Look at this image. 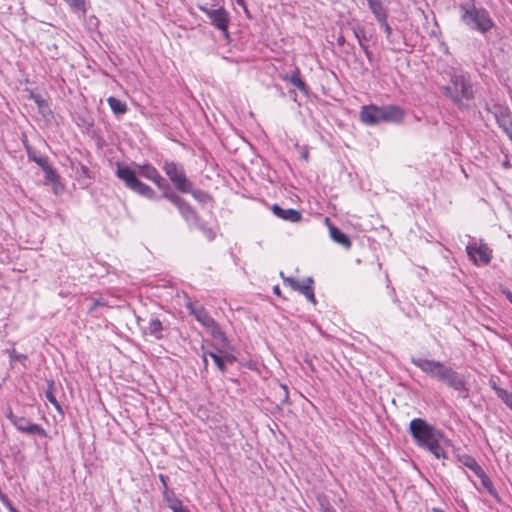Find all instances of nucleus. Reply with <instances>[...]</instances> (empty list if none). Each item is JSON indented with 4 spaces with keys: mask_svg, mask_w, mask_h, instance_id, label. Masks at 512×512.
Segmentation results:
<instances>
[{
    "mask_svg": "<svg viewBox=\"0 0 512 512\" xmlns=\"http://www.w3.org/2000/svg\"><path fill=\"white\" fill-rule=\"evenodd\" d=\"M116 168V176L123 181L126 188L147 199L155 200L157 198V194L149 185L142 182L138 176L152 181L158 189L162 191V197H164V194L172 190L167 180L163 178L159 171L149 163L137 165L138 171H135L128 165L119 162L117 163Z\"/></svg>",
    "mask_w": 512,
    "mask_h": 512,
    "instance_id": "nucleus-1",
    "label": "nucleus"
},
{
    "mask_svg": "<svg viewBox=\"0 0 512 512\" xmlns=\"http://www.w3.org/2000/svg\"><path fill=\"white\" fill-rule=\"evenodd\" d=\"M409 431L419 447L428 450L437 459L447 458L442 447L444 436L440 430L421 418H415L410 422Z\"/></svg>",
    "mask_w": 512,
    "mask_h": 512,
    "instance_id": "nucleus-2",
    "label": "nucleus"
},
{
    "mask_svg": "<svg viewBox=\"0 0 512 512\" xmlns=\"http://www.w3.org/2000/svg\"><path fill=\"white\" fill-rule=\"evenodd\" d=\"M460 20L469 29L486 34L494 27V21L489 12L483 7H476L473 0L467 3H461Z\"/></svg>",
    "mask_w": 512,
    "mask_h": 512,
    "instance_id": "nucleus-3",
    "label": "nucleus"
},
{
    "mask_svg": "<svg viewBox=\"0 0 512 512\" xmlns=\"http://www.w3.org/2000/svg\"><path fill=\"white\" fill-rule=\"evenodd\" d=\"M451 85L442 87L444 95L449 98L459 109L465 106L464 101L474 99V90L471 79L466 74H451Z\"/></svg>",
    "mask_w": 512,
    "mask_h": 512,
    "instance_id": "nucleus-4",
    "label": "nucleus"
},
{
    "mask_svg": "<svg viewBox=\"0 0 512 512\" xmlns=\"http://www.w3.org/2000/svg\"><path fill=\"white\" fill-rule=\"evenodd\" d=\"M413 363L422 371L431 374L438 381H447L450 384H457V373L452 368L445 366L439 361L429 360L426 358L413 359ZM458 384H461L460 382Z\"/></svg>",
    "mask_w": 512,
    "mask_h": 512,
    "instance_id": "nucleus-5",
    "label": "nucleus"
},
{
    "mask_svg": "<svg viewBox=\"0 0 512 512\" xmlns=\"http://www.w3.org/2000/svg\"><path fill=\"white\" fill-rule=\"evenodd\" d=\"M162 170L168 176L176 191L180 193L190 191L192 181L187 177L184 166L181 163L165 160Z\"/></svg>",
    "mask_w": 512,
    "mask_h": 512,
    "instance_id": "nucleus-6",
    "label": "nucleus"
},
{
    "mask_svg": "<svg viewBox=\"0 0 512 512\" xmlns=\"http://www.w3.org/2000/svg\"><path fill=\"white\" fill-rule=\"evenodd\" d=\"M485 110L493 114L499 127L512 141V117L509 107L498 103L490 106L486 103Z\"/></svg>",
    "mask_w": 512,
    "mask_h": 512,
    "instance_id": "nucleus-7",
    "label": "nucleus"
},
{
    "mask_svg": "<svg viewBox=\"0 0 512 512\" xmlns=\"http://www.w3.org/2000/svg\"><path fill=\"white\" fill-rule=\"evenodd\" d=\"M165 199L171 202L174 206L177 207L181 216L187 222L199 223L200 218L195 211V209L182 197H180L175 191L171 190L170 192L164 194Z\"/></svg>",
    "mask_w": 512,
    "mask_h": 512,
    "instance_id": "nucleus-8",
    "label": "nucleus"
},
{
    "mask_svg": "<svg viewBox=\"0 0 512 512\" xmlns=\"http://www.w3.org/2000/svg\"><path fill=\"white\" fill-rule=\"evenodd\" d=\"M200 10L207 15L211 24L220 30L225 38H229L228 26L230 23V16L227 10L223 7L217 9H209L200 6Z\"/></svg>",
    "mask_w": 512,
    "mask_h": 512,
    "instance_id": "nucleus-9",
    "label": "nucleus"
},
{
    "mask_svg": "<svg viewBox=\"0 0 512 512\" xmlns=\"http://www.w3.org/2000/svg\"><path fill=\"white\" fill-rule=\"evenodd\" d=\"M186 308L189 313L193 315L196 320L201 323L205 328L211 331L212 334L220 332V327L216 321L209 315L207 310L202 305H197L192 301L186 303Z\"/></svg>",
    "mask_w": 512,
    "mask_h": 512,
    "instance_id": "nucleus-10",
    "label": "nucleus"
},
{
    "mask_svg": "<svg viewBox=\"0 0 512 512\" xmlns=\"http://www.w3.org/2000/svg\"><path fill=\"white\" fill-rule=\"evenodd\" d=\"M6 417L11 421L15 428L28 435H39L41 437L46 436V431L38 424L32 423L29 419L16 416L11 410L6 414Z\"/></svg>",
    "mask_w": 512,
    "mask_h": 512,
    "instance_id": "nucleus-11",
    "label": "nucleus"
},
{
    "mask_svg": "<svg viewBox=\"0 0 512 512\" xmlns=\"http://www.w3.org/2000/svg\"><path fill=\"white\" fill-rule=\"evenodd\" d=\"M466 251L474 263H477V256L479 257V261L484 265L489 264L492 259V250L482 241L479 244L476 242L468 244Z\"/></svg>",
    "mask_w": 512,
    "mask_h": 512,
    "instance_id": "nucleus-12",
    "label": "nucleus"
},
{
    "mask_svg": "<svg viewBox=\"0 0 512 512\" xmlns=\"http://www.w3.org/2000/svg\"><path fill=\"white\" fill-rule=\"evenodd\" d=\"M360 119L367 125H376L381 123V106L374 104L363 106L360 111Z\"/></svg>",
    "mask_w": 512,
    "mask_h": 512,
    "instance_id": "nucleus-13",
    "label": "nucleus"
},
{
    "mask_svg": "<svg viewBox=\"0 0 512 512\" xmlns=\"http://www.w3.org/2000/svg\"><path fill=\"white\" fill-rule=\"evenodd\" d=\"M382 122L400 123L403 121L405 111L398 105H383L381 106Z\"/></svg>",
    "mask_w": 512,
    "mask_h": 512,
    "instance_id": "nucleus-14",
    "label": "nucleus"
},
{
    "mask_svg": "<svg viewBox=\"0 0 512 512\" xmlns=\"http://www.w3.org/2000/svg\"><path fill=\"white\" fill-rule=\"evenodd\" d=\"M208 356L213 360L216 367L222 372L225 370V366L227 364H233L235 361V357L232 354L223 353L220 350L217 352L210 351V352L203 353V360H204L205 365H207V362H208L207 357Z\"/></svg>",
    "mask_w": 512,
    "mask_h": 512,
    "instance_id": "nucleus-15",
    "label": "nucleus"
},
{
    "mask_svg": "<svg viewBox=\"0 0 512 512\" xmlns=\"http://www.w3.org/2000/svg\"><path fill=\"white\" fill-rule=\"evenodd\" d=\"M325 221L328 224L331 239L339 245L343 246L345 249H350L352 246L350 238L339 228L334 226L328 217L325 218Z\"/></svg>",
    "mask_w": 512,
    "mask_h": 512,
    "instance_id": "nucleus-16",
    "label": "nucleus"
},
{
    "mask_svg": "<svg viewBox=\"0 0 512 512\" xmlns=\"http://www.w3.org/2000/svg\"><path fill=\"white\" fill-rule=\"evenodd\" d=\"M272 211L277 217L292 223L300 222L302 219L301 212L293 208L284 209L278 204H274Z\"/></svg>",
    "mask_w": 512,
    "mask_h": 512,
    "instance_id": "nucleus-17",
    "label": "nucleus"
},
{
    "mask_svg": "<svg viewBox=\"0 0 512 512\" xmlns=\"http://www.w3.org/2000/svg\"><path fill=\"white\" fill-rule=\"evenodd\" d=\"M314 280L312 277L305 278L302 282L299 284V288L296 289V291L303 294L306 299L311 302L312 304H316V298L314 294V288H313Z\"/></svg>",
    "mask_w": 512,
    "mask_h": 512,
    "instance_id": "nucleus-18",
    "label": "nucleus"
},
{
    "mask_svg": "<svg viewBox=\"0 0 512 512\" xmlns=\"http://www.w3.org/2000/svg\"><path fill=\"white\" fill-rule=\"evenodd\" d=\"M163 324L159 318L152 316L148 322L146 333L153 336L156 340L163 339Z\"/></svg>",
    "mask_w": 512,
    "mask_h": 512,
    "instance_id": "nucleus-19",
    "label": "nucleus"
},
{
    "mask_svg": "<svg viewBox=\"0 0 512 512\" xmlns=\"http://www.w3.org/2000/svg\"><path fill=\"white\" fill-rule=\"evenodd\" d=\"M284 80H288L293 86L298 88L301 92L307 93L308 88L306 83L301 79V73L299 68H295V70L291 73L290 76H285Z\"/></svg>",
    "mask_w": 512,
    "mask_h": 512,
    "instance_id": "nucleus-20",
    "label": "nucleus"
},
{
    "mask_svg": "<svg viewBox=\"0 0 512 512\" xmlns=\"http://www.w3.org/2000/svg\"><path fill=\"white\" fill-rule=\"evenodd\" d=\"M367 2L377 21L384 20V17H388L387 10L381 0H367Z\"/></svg>",
    "mask_w": 512,
    "mask_h": 512,
    "instance_id": "nucleus-21",
    "label": "nucleus"
},
{
    "mask_svg": "<svg viewBox=\"0 0 512 512\" xmlns=\"http://www.w3.org/2000/svg\"><path fill=\"white\" fill-rule=\"evenodd\" d=\"M107 102H108V105L111 108L112 112L115 115L118 116V115L125 114L127 112V109H128L127 104L125 102H123L122 100H120L116 97L110 96L107 99Z\"/></svg>",
    "mask_w": 512,
    "mask_h": 512,
    "instance_id": "nucleus-22",
    "label": "nucleus"
},
{
    "mask_svg": "<svg viewBox=\"0 0 512 512\" xmlns=\"http://www.w3.org/2000/svg\"><path fill=\"white\" fill-rule=\"evenodd\" d=\"M26 152H27L29 160L35 162L40 168L44 167L49 162V160L46 156L41 155L32 146H27Z\"/></svg>",
    "mask_w": 512,
    "mask_h": 512,
    "instance_id": "nucleus-23",
    "label": "nucleus"
},
{
    "mask_svg": "<svg viewBox=\"0 0 512 512\" xmlns=\"http://www.w3.org/2000/svg\"><path fill=\"white\" fill-rule=\"evenodd\" d=\"M458 461L465 467L469 468L475 474L479 472L482 467L477 463L475 458L468 454L458 455Z\"/></svg>",
    "mask_w": 512,
    "mask_h": 512,
    "instance_id": "nucleus-24",
    "label": "nucleus"
},
{
    "mask_svg": "<svg viewBox=\"0 0 512 512\" xmlns=\"http://www.w3.org/2000/svg\"><path fill=\"white\" fill-rule=\"evenodd\" d=\"M185 193L191 194L196 201L202 204H206L212 200V197L206 191L194 189L193 182H191L190 191H186Z\"/></svg>",
    "mask_w": 512,
    "mask_h": 512,
    "instance_id": "nucleus-25",
    "label": "nucleus"
},
{
    "mask_svg": "<svg viewBox=\"0 0 512 512\" xmlns=\"http://www.w3.org/2000/svg\"><path fill=\"white\" fill-rule=\"evenodd\" d=\"M167 503V506L173 511V512H190V510L187 507H184L181 500L178 499L175 494H172L164 499Z\"/></svg>",
    "mask_w": 512,
    "mask_h": 512,
    "instance_id": "nucleus-26",
    "label": "nucleus"
},
{
    "mask_svg": "<svg viewBox=\"0 0 512 512\" xmlns=\"http://www.w3.org/2000/svg\"><path fill=\"white\" fill-rule=\"evenodd\" d=\"M352 32H353L355 38L357 39L360 47L367 45V42L370 40V37L367 36L366 30L362 25H360V24L354 25L352 27Z\"/></svg>",
    "mask_w": 512,
    "mask_h": 512,
    "instance_id": "nucleus-27",
    "label": "nucleus"
},
{
    "mask_svg": "<svg viewBox=\"0 0 512 512\" xmlns=\"http://www.w3.org/2000/svg\"><path fill=\"white\" fill-rule=\"evenodd\" d=\"M45 173L46 183H51L56 185L59 182V175L57 171L50 165L48 162L44 167L41 168Z\"/></svg>",
    "mask_w": 512,
    "mask_h": 512,
    "instance_id": "nucleus-28",
    "label": "nucleus"
},
{
    "mask_svg": "<svg viewBox=\"0 0 512 512\" xmlns=\"http://www.w3.org/2000/svg\"><path fill=\"white\" fill-rule=\"evenodd\" d=\"M497 396L512 410V393L501 386H492Z\"/></svg>",
    "mask_w": 512,
    "mask_h": 512,
    "instance_id": "nucleus-29",
    "label": "nucleus"
},
{
    "mask_svg": "<svg viewBox=\"0 0 512 512\" xmlns=\"http://www.w3.org/2000/svg\"><path fill=\"white\" fill-rule=\"evenodd\" d=\"M476 475L480 478L481 484L487 490V492L490 495L495 496L497 494L496 490L493 486L491 479L487 476L485 471L481 469L479 472L476 473Z\"/></svg>",
    "mask_w": 512,
    "mask_h": 512,
    "instance_id": "nucleus-30",
    "label": "nucleus"
},
{
    "mask_svg": "<svg viewBox=\"0 0 512 512\" xmlns=\"http://www.w3.org/2000/svg\"><path fill=\"white\" fill-rule=\"evenodd\" d=\"M62 386H48V389L45 391L46 399L54 405V407L62 413V408L59 401L56 398L57 388Z\"/></svg>",
    "mask_w": 512,
    "mask_h": 512,
    "instance_id": "nucleus-31",
    "label": "nucleus"
},
{
    "mask_svg": "<svg viewBox=\"0 0 512 512\" xmlns=\"http://www.w3.org/2000/svg\"><path fill=\"white\" fill-rule=\"evenodd\" d=\"M66 4L69 6L70 10L73 12H81L83 14L86 13L85 0H64Z\"/></svg>",
    "mask_w": 512,
    "mask_h": 512,
    "instance_id": "nucleus-32",
    "label": "nucleus"
},
{
    "mask_svg": "<svg viewBox=\"0 0 512 512\" xmlns=\"http://www.w3.org/2000/svg\"><path fill=\"white\" fill-rule=\"evenodd\" d=\"M280 276H281V278L283 280L284 285H287V286L291 287L295 291H296L297 288H299L300 282L298 280H296L295 278H293V277H286V276H284L283 272L280 273Z\"/></svg>",
    "mask_w": 512,
    "mask_h": 512,
    "instance_id": "nucleus-33",
    "label": "nucleus"
},
{
    "mask_svg": "<svg viewBox=\"0 0 512 512\" xmlns=\"http://www.w3.org/2000/svg\"><path fill=\"white\" fill-rule=\"evenodd\" d=\"M198 225V228L202 231L203 235L209 240L212 241L215 239V232L212 228L206 227L204 224L196 223Z\"/></svg>",
    "mask_w": 512,
    "mask_h": 512,
    "instance_id": "nucleus-34",
    "label": "nucleus"
},
{
    "mask_svg": "<svg viewBox=\"0 0 512 512\" xmlns=\"http://www.w3.org/2000/svg\"><path fill=\"white\" fill-rule=\"evenodd\" d=\"M159 480L161 481V484L163 486V497L164 499L167 498L168 496L174 494L172 491L169 490V487H168V483H167V480H168V477L164 474H159Z\"/></svg>",
    "mask_w": 512,
    "mask_h": 512,
    "instance_id": "nucleus-35",
    "label": "nucleus"
},
{
    "mask_svg": "<svg viewBox=\"0 0 512 512\" xmlns=\"http://www.w3.org/2000/svg\"><path fill=\"white\" fill-rule=\"evenodd\" d=\"M0 501L2 502V504L9 510V512H19L12 504V502L10 501V499L8 498V496L6 494H4L1 490H0Z\"/></svg>",
    "mask_w": 512,
    "mask_h": 512,
    "instance_id": "nucleus-36",
    "label": "nucleus"
},
{
    "mask_svg": "<svg viewBox=\"0 0 512 512\" xmlns=\"http://www.w3.org/2000/svg\"><path fill=\"white\" fill-rule=\"evenodd\" d=\"M387 18L388 17H384V20H378V23L380 24L381 27L384 28L386 37L389 39L392 34V29L387 21Z\"/></svg>",
    "mask_w": 512,
    "mask_h": 512,
    "instance_id": "nucleus-37",
    "label": "nucleus"
},
{
    "mask_svg": "<svg viewBox=\"0 0 512 512\" xmlns=\"http://www.w3.org/2000/svg\"><path fill=\"white\" fill-rule=\"evenodd\" d=\"M8 353H9L11 362L18 361L21 359H26L25 355L17 353L15 349L9 350Z\"/></svg>",
    "mask_w": 512,
    "mask_h": 512,
    "instance_id": "nucleus-38",
    "label": "nucleus"
},
{
    "mask_svg": "<svg viewBox=\"0 0 512 512\" xmlns=\"http://www.w3.org/2000/svg\"><path fill=\"white\" fill-rule=\"evenodd\" d=\"M320 505H321V512H337L334 509V507L327 500L321 501Z\"/></svg>",
    "mask_w": 512,
    "mask_h": 512,
    "instance_id": "nucleus-39",
    "label": "nucleus"
},
{
    "mask_svg": "<svg viewBox=\"0 0 512 512\" xmlns=\"http://www.w3.org/2000/svg\"><path fill=\"white\" fill-rule=\"evenodd\" d=\"M105 305H106V302L104 301V299H93V304L90 307L89 312L94 311L99 306H105Z\"/></svg>",
    "mask_w": 512,
    "mask_h": 512,
    "instance_id": "nucleus-40",
    "label": "nucleus"
},
{
    "mask_svg": "<svg viewBox=\"0 0 512 512\" xmlns=\"http://www.w3.org/2000/svg\"><path fill=\"white\" fill-rule=\"evenodd\" d=\"M361 49L363 50V52L366 55L367 59L369 61H371V59H372V51L369 49L368 45L362 46Z\"/></svg>",
    "mask_w": 512,
    "mask_h": 512,
    "instance_id": "nucleus-41",
    "label": "nucleus"
},
{
    "mask_svg": "<svg viewBox=\"0 0 512 512\" xmlns=\"http://www.w3.org/2000/svg\"><path fill=\"white\" fill-rule=\"evenodd\" d=\"M345 42V37L342 34L337 37V44L339 46H343Z\"/></svg>",
    "mask_w": 512,
    "mask_h": 512,
    "instance_id": "nucleus-42",
    "label": "nucleus"
},
{
    "mask_svg": "<svg viewBox=\"0 0 512 512\" xmlns=\"http://www.w3.org/2000/svg\"><path fill=\"white\" fill-rule=\"evenodd\" d=\"M279 387H280L281 393L284 395L285 398H287L288 397V386L283 385V386H279Z\"/></svg>",
    "mask_w": 512,
    "mask_h": 512,
    "instance_id": "nucleus-43",
    "label": "nucleus"
},
{
    "mask_svg": "<svg viewBox=\"0 0 512 512\" xmlns=\"http://www.w3.org/2000/svg\"><path fill=\"white\" fill-rule=\"evenodd\" d=\"M235 2H236L239 6L243 7L245 11H247V7H246V2H245V0H235Z\"/></svg>",
    "mask_w": 512,
    "mask_h": 512,
    "instance_id": "nucleus-44",
    "label": "nucleus"
},
{
    "mask_svg": "<svg viewBox=\"0 0 512 512\" xmlns=\"http://www.w3.org/2000/svg\"><path fill=\"white\" fill-rule=\"evenodd\" d=\"M33 99L35 100V102L40 106L44 100L42 99L41 96L37 95V96H33Z\"/></svg>",
    "mask_w": 512,
    "mask_h": 512,
    "instance_id": "nucleus-45",
    "label": "nucleus"
},
{
    "mask_svg": "<svg viewBox=\"0 0 512 512\" xmlns=\"http://www.w3.org/2000/svg\"><path fill=\"white\" fill-rule=\"evenodd\" d=\"M273 292L275 295L277 296H281V290H280V287L278 285H276L274 288H273Z\"/></svg>",
    "mask_w": 512,
    "mask_h": 512,
    "instance_id": "nucleus-46",
    "label": "nucleus"
},
{
    "mask_svg": "<svg viewBox=\"0 0 512 512\" xmlns=\"http://www.w3.org/2000/svg\"><path fill=\"white\" fill-rule=\"evenodd\" d=\"M23 142V145H24V148L26 149L27 146H31L26 138V136H24V139L22 140Z\"/></svg>",
    "mask_w": 512,
    "mask_h": 512,
    "instance_id": "nucleus-47",
    "label": "nucleus"
},
{
    "mask_svg": "<svg viewBox=\"0 0 512 512\" xmlns=\"http://www.w3.org/2000/svg\"><path fill=\"white\" fill-rule=\"evenodd\" d=\"M503 166H504L505 168H510V167H511V165H510L509 160H507V159H506V160L503 162Z\"/></svg>",
    "mask_w": 512,
    "mask_h": 512,
    "instance_id": "nucleus-48",
    "label": "nucleus"
},
{
    "mask_svg": "<svg viewBox=\"0 0 512 512\" xmlns=\"http://www.w3.org/2000/svg\"><path fill=\"white\" fill-rule=\"evenodd\" d=\"M432 511H433V512H444V510H443L442 508H436V507H434V508L432 509Z\"/></svg>",
    "mask_w": 512,
    "mask_h": 512,
    "instance_id": "nucleus-49",
    "label": "nucleus"
},
{
    "mask_svg": "<svg viewBox=\"0 0 512 512\" xmlns=\"http://www.w3.org/2000/svg\"><path fill=\"white\" fill-rule=\"evenodd\" d=\"M302 156L305 160H308V152H304Z\"/></svg>",
    "mask_w": 512,
    "mask_h": 512,
    "instance_id": "nucleus-50",
    "label": "nucleus"
},
{
    "mask_svg": "<svg viewBox=\"0 0 512 512\" xmlns=\"http://www.w3.org/2000/svg\"><path fill=\"white\" fill-rule=\"evenodd\" d=\"M508 299L510 300V302L512 303V294L510 292H508Z\"/></svg>",
    "mask_w": 512,
    "mask_h": 512,
    "instance_id": "nucleus-51",
    "label": "nucleus"
}]
</instances>
